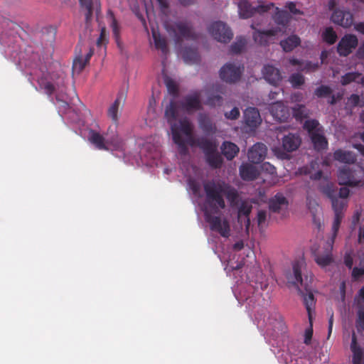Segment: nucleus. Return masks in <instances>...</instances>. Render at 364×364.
<instances>
[{
  "label": "nucleus",
  "mask_w": 364,
  "mask_h": 364,
  "mask_svg": "<svg viewBox=\"0 0 364 364\" xmlns=\"http://www.w3.org/2000/svg\"><path fill=\"white\" fill-rule=\"evenodd\" d=\"M208 32L218 41L227 43L233 37V33L229 26L223 21L213 22L208 28Z\"/></svg>",
  "instance_id": "nucleus-8"
},
{
  "label": "nucleus",
  "mask_w": 364,
  "mask_h": 364,
  "mask_svg": "<svg viewBox=\"0 0 364 364\" xmlns=\"http://www.w3.org/2000/svg\"><path fill=\"white\" fill-rule=\"evenodd\" d=\"M192 144L196 145L202 150L207 164L212 168H219L221 167L223 159L218 151V144L216 141L201 136L193 140Z\"/></svg>",
  "instance_id": "nucleus-4"
},
{
  "label": "nucleus",
  "mask_w": 364,
  "mask_h": 364,
  "mask_svg": "<svg viewBox=\"0 0 364 364\" xmlns=\"http://www.w3.org/2000/svg\"><path fill=\"white\" fill-rule=\"evenodd\" d=\"M364 176L363 168L355 165L352 168L344 166L338 170V179L340 185L356 187L361 183Z\"/></svg>",
  "instance_id": "nucleus-6"
},
{
  "label": "nucleus",
  "mask_w": 364,
  "mask_h": 364,
  "mask_svg": "<svg viewBox=\"0 0 364 364\" xmlns=\"http://www.w3.org/2000/svg\"><path fill=\"white\" fill-rule=\"evenodd\" d=\"M286 7H287L289 10L293 14H299V11L296 9V4L292 1L287 2Z\"/></svg>",
  "instance_id": "nucleus-59"
},
{
  "label": "nucleus",
  "mask_w": 364,
  "mask_h": 364,
  "mask_svg": "<svg viewBox=\"0 0 364 364\" xmlns=\"http://www.w3.org/2000/svg\"><path fill=\"white\" fill-rule=\"evenodd\" d=\"M342 98V95L338 93L336 95H332L328 101V104L333 105H335L338 100H340Z\"/></svg>",
  "instance_id": "nucleus-60"
},
{
  "label": "nucleus",
  "mask_w": 364,
  "mask_h": 364,
  "mask_svg": "<svg viewBox=\"0 0 364 364\" xmlns=\"http://www.w3.org/2000/svg\"><path fill=\"white\" fill-rule=\"evenodd\" d=\"M332 240L327 242L323 247L318 248H311L312 255L316 263L323 268L330 265L333 262L332 254L333 245Z\"/></svg>",
  "instance_id": "nucleus-7"
},
{
  "label": "nucleus",
  "mask_w": 364,
  "mask_h": 364,
  "mask_svg": "<svg viewBox=\"0 0 364 364\" xmlns=\"http://www.w3.org/2000/svg\"><path fill=\"white\" fill-rule=\"evenodd\" d=\"M112 28L114 33V35L117 37L119 35V28L117 26V20L113 17L112 23Z\"/></svg>",
  "instance_id": "nucleus-62"
},
{
  "label": "nucleus",
  "mask_w": 364,
  "mask_h": 364,
  "mask_svg": "<svg viewBox=\"0 0 364 364\" xmlns=\"http://www.w3.org/2000/svg\"><path fill=\"white\" fill-rule=\"evenodd\" d=\"M87 63L83 60L81 57L76 58L73 63V70L80 73L85 67Z\"/></svg>",
  "instance_id": "nucleus-51"
},
{
  "label": "nucleus",
  "mask_w": 364,
  "mask_h": 364,
  "mask_svg": "<svg viewBox=\"0 0 364 364\" xmlns=\"http://www.w3.org/2000/svg\"><path fill=\"white\" fill-rule=\"evenodd\" d=\"M171 102L172 100L170 101L169 104ZM173 102L176 104L178 110L180 107L183 111L188 114L202 109L200 92L198 91H196L190 95H186L181 101L178 102V103L174 100H173Z\"/></svg>",
  "instance_id": "nucleus-9"
},
{
  "label": "nucleus",
  "mask_w": 364,
  "mask_h": 364,
  "mask_svg": "<svg viewBox=\"0 0 364 364\" xmlns=\"http://www.w3.org/2000/svg\"><path fill=\"white\" fill-rule=\"evenodd\" d=\"M166 85L168 92L173 95H176L178 92V88L176 82L172 79H166Z\"/></svg>",
  "instance_id": "nucleus-52"
},
{
  "label": "nucleus",
  "mask_w": 364,
  "mask_h": 364,
  "mask_svg": "<svg viewBox=\"0 0 364 364\" xmlns=\"http://www.w3.org/2000/svg\"><path fill=\"white\" fill-rule=\"evenodd\" d=\"M363 77V76H362L361 73L358 72L348 73L341 77V83L343 85H347L353 82L361 84L360 81Z\"/></svg>",
  "instance_id": "nucleus-40"
},
{
  "label": "nucleus",
  "mask_w": 364,
  "mask_h": 364,
  "mask_svg": "<svg viewBox=\"0 0 364 364\" xmlns=\"http://www.w3.org/2000/svg\"><path fill=\"white\" fill-rule=\"evenodd\" d=\"M356 55L358 58L364 60V42L358 49Z\"/></svg>",
  "instance_id": "nucleus-63"
},
{
  "label": "nucleus",
  "mask_w": 364,
  "mask_h": 364,
  "mask_svg": "<svg viewBox=\"0 0 364 364\" xmlns=\"http://www.w3.org/2000/svg\"><path fill=\"white\" fill-rule=\"evenodd\" d=\"M243 120L251 130L255 129L262 122L259 112L255 107H247L244 111Z\"/></svg>",
  "instance_id": "nucleus-15"
},
{
  "label": "nucleus",
  "mask_w": 364,
  "mask_h": 364,
  "mask_svg": "<svg viewBox=\"0 0 364 364\" xmlns=\"http://www.w3.org/2000/svg\"><path fill=\"white\" fill-rule=\"evenodd\" d=\"M321 65V63L318 62L313 63L309 60L304 61L302 63V66L299 68V70L301 72H305L306 73L314 72L317 70Z\"/></svg>",
  "instance_id": "nucleus-44"
},
{
  "label": "nucleus",
  "mask_w": 364,
  "mask_h": 364,
  "mask_svg": "<svg viewBox=\"0 0 364 364\" xmlns=\"http://www.w3.org/2000/svg\"><path fill=\"white\" fill-rule=\"evenodd\" d=\"M205 193V203L207 208L204 211L205 221L209 224L210 230L216 232L223 237L230 235V225L226 218H222L218 214L220 209L226 206L224 196L227 198L231 206L237 204L239 194L237 191L230 184L223 181L211 180L203 184Z\"/></svg>",
  "instance_id": "nucleus-1"
},
{
  "label": "nucleus",
  "mask_w": 364,
  "mask_h": 364,
  "mask_svg": "<svg viewBox=\"0 0 364 364\" xmlns=\"http://www.w3.org/2000/svg\"><path fill=\"white\" fill-rule=\"evenodd\" d=\"M223 102V97L219 94L211 93L208 95L205 104L210 107L222 105Z\"/></svg>",
  "instance_id": "nucleus-46"
},
{
  "label": "nucleus",
  "mask_w": 364,
  "mask_h": 364,
  "mask_svg": "<svg viewBox=\"0 0 364 364\" xmlns=\"http://www.w3.org/2000/svg\"><path fill=\"white\" fill-rule=\"evenodd\" d=\"M309 136L316 151H319L327 149L328 141L323 134V129L316 133L311 134Z\"/></svg>",
  "instance_id": "nucleus-28"
},
{
  "label": "nucleus",
  "mask_w": 364,
  "mask_h": 364,
  "mask_svg": "<svg viewBox=\"0 0 364 364\" xmlns=\"http://www.w3.org/2000/svg\"><path fill=\"white\" fill-rule=\"evenodd\" d=\"M240 175L245 181H253L257 178L259 175V172L256 166L246 163L240 166Z\"/></svg>",
  "instance_id": "nucleus-27"
},
{
  "label": "nucleus",
  "mask_w": 364,
  "mask_h": 364,
  "mask_svg": "<svg viewBox=\"0 0 364 364\" xmlns=\"http://www.w3.org/2000/svg\"><path fill=\"white\" fill-rule=\"evenodd\" d=\"M243 67L236 65L235 63H228L220 70V78L228 83H235L240 80Z\"/></svg>",
  "instance_id": "nucleus-11"
},
{
  "label": "nucleus",
  "mask_w": 364,
  "mask_h": 364,
  "mask_svg": "<svg viewBox=\"0 0 364 364\" xmlns=\"http://www.w3.org/2000/svg\"><path fill=\"white\" fill-rule=\"evenodd\" d=\"M164 117L170 125L172 139L173 142L178 146L179 153L181 155H186L188 149L182 134L187 136H191L193 132V126L188 119L186 117L178 119V107L174 102H171L165 108Z\"/></svg>",
  "instance_id": "nucleus-2"
},
{
  "label": "nucleus",
  "mask_w": 364,
  "mask_h": 364,
  "mask_svg": "<svg viewBox=\"0 0 364 364\" xmlns=\"http://www.w3.org/2000/svg\"><path fill=\"white\" fill-rule=\"evenodd\" d=\"M362 276H364V268L355 267L353 268L351 277L354 281L358 280Z\"/></svg>",
  "instance_id": "nucleus-55"
},
{
  "label": "nucleus",
  "mask_w": 364,
  "mask_h": 364,
  "mask_svg": "<svg viewBox=\"0 0 364 364\" xmlns=\"http://www.w3.org/2000/svg\"><path fill=\"white\" fill-rule=\"evenodd\" d=\"M321 191L331 200L332 208L334 211V220L332 224V235L330 239L332 240V242H334L341 221L344 217L343 211L348 205V202L338 199L336 191L331 185L322 186Z\"/></svg>",
  "instance_id": "nucleus-3"
},
{
  "label": "nucleus",
  "mask_w": 364,
  "mask_h": 364,
  "mask_svg": "<svg viewBox=\"0 0 364 364\" xmlns=\"http://www.w3.org/2000/svg\"><path fill=\"white\" fill-rule=\"evenodd\" d=\"M328 185H331L333 186V188L336 191L337 198L338 200H344V201L347 202L346 198L348 197V196L350 194V191L348 188H346V187L341 188L339 189V191H338L336 187L333 183H327L325 186H328Z\"/></svg>",
  "instance_id": "nucleus-49"
},
{
  "label": "nucleus",
  "mask_w": 364,
  "mask_h": 364,
  "mask_svg": "<svg viewBox=\"0 0 364 364\" xmlns=\"http://www.w3.org/2000/svg\"><path fill=\"white\" fill-rule=\"evenodd\" d=\"M107 132V147H112L113 149L117 151H124L125 149L124 141L119 136L117 133L114 131H112V134H109V131Z\"/></svg>",
  "instance_id": "nucleus-25"
},
{
  "label": "nucleus",
  "mask_w": 364,
  "mask_h": 364,
  "mask_svg": "<svg viewBox=\"0 0 364 364\" xmlns=\"http://www.w3.org/2000/svg\"><path fill=\"white\" fill-rule=\"evenodd\" d=\"M222 154L227 160L233 159L239 152V147L231 141H225L220 146Z\"/></svg>",
  "instance_id": "nucleus-29"
},
{
  "label": "nucleus",
  "mask_w": 364,
  "mask_h": 364,
  "mask_svg": "<svg viewBox=\"0 0 364 364\" xmlns=\"http://www.w3.org/2000/svg\"><path fill=\"white\" fill-rule=\"evenodd\" d=\"M267 213L264 210H260L257 213V221L259 227H262L267 220Z\"/></svg>",
  "instance_id": "nucleus-53"
},
{
  "label": "nucleus",
  "mask_w": 364,
  "mask_h": 364,
  "mask_svg": "<svg viewBox=\"0 0 364 364\" xmlns=\"http://www.w3.org/2000/svg\"><path fill=\"white\" fill-rule=\"evenodd\" d=\"M271 112L274 118L280 121L287 120L289 116L287 107L280 102H276L272 105Z\"/></svg>",
  "instance_id": "nucleus-31"
},
{
  "label": "nucleus",
  "mask_w": 364,
  "mask_h": 364,
  "mask_svg": "<svg viewBox=\"0 0 364 364\" xmlns=\"http://www.w3.org/2000/svg\"><path fill=\"white\" fill-rule=\"evenodd\" d=\"M262 75L265 80L275 86L277 85L282 79L280 70L271 65H266L263 67Z\"/></svg>",
  "instance_id": "nucleus-17"
},
{
  "label": "nucleus",
  "mask_w": 364,
  "mask_h": 364,
  "mask_svg": "<svg viewBox=\"0 0 364 364\" xmlns=\"http://www.w3.org/2000/svg\"><path fill=\"white\" fill-rule=\"evenodd\" d=\"M337 38V34L331 27H327L322 33L323 41L330 45L333 44L336 41Z\"/></svg>",
  "instance_id": "nucleus-43"
},
{
  "label": "nucleus",
  "mask_w": 364,
  "mask_h": 364,
  "mask_svg": "<svg viewBox=\"0 0 364 364\" xmlns=\"http://www.w3.org/2000/svg\"><path fill=\"white\" fill-rule=\"evenodd\" d=\"M107 132V147H112L113 149L117 151H124L125 149L124 141L119 136L117 133L114 131H112V134H109V131Z\"/></svg>",
  "instance_id": "nucleus-26"
},
{
  "label": "nucleus",
  "mask_w": 364,
  "mask_h": 364,
  "mask_svg": "<svg viewBox=\"0 0 364 364\" xmlns=\"http://www.w3.org/2000/svg\"><path fill=\"white\" fill-rule=\"evenodd\" d=\"M289 63L292 65H299V68H301L302 66L303 60L291 58L289 59Z\"/></svg>",
  "instance_id": "nucleus-64"
},
{
  "label": "nucleus",
  "mask_w": 364,
  "mask_h": 364,
  "mask_svg": "<svg viewBox=\"0 0 364 364\" xmlns=\"http://www.w3.org/2000/svg\"><path fill=\"white\" fill-rule=\"evenodd\" d=\"M332 94V90L329 86L321 85L314 91V95L318 97H325Z\"/></svg>",
  "instance_id": "nucleus-48"
},
{
  "label": "nucleus",
  "mask_w": 364,
  "mask_h": 364,
  "mask_svg": "<svg viewBox=\"0 0 364 364\" xmlns=\"http://www.w3.org/2000/svg\"><path fill=\"white\" fill-rule=\"evenodd\" d=\"M107 39H106V34H105V28H102L101 29L100 35L97 41V46H102L105 44Z\"/></svg>",
  "instance_id": "nucleus-56"
},
{
  "label": "nucleus",
  "mask_w": 364,
  "mask_h": 364,
  "mask_svg": "<svg viewBox=\"0 0 364 364\" xmlns=\"http://www.w3.org/2000/svg\"><path fill=\"white\" fill-rule=\"evenodd\" d=\"M169 33H173L174 41L179 43L185 40L196 41L198 33L195 31L191 21L188 20L178 21L167 28Z\"/></svg>",
  "instance_id": "nucleus-5"
},
{
  "label": "nucleus",
  "mask_w": 364,
  "mask_h": 364,
  "mask_svg": "<svg viewBox=\"0 0 364 364\" xmlns=\"http://www.w3.org/2000/svg\"><path fill=\"white\" fill-rule=\"evenodd\" d=\"M107 133L105 136L99 132L91 129L89 132V141L97 149L108 151L109 147L107 146Z\"/></svg>",
  "instance_id": "nucleus-23"
},
{
  "label": "nucleus",
  "mask_w": 364,
  "mask_h": 364,
  "mask_svg": "<svg viewBox=\"0 0 364 364\" xmlns=\"http://www.w3.org/2000/svg\"><path fill=\"white\" fill-rule=\"evenodd\" d=\"M279 29L272 28L265 31L256 30L253 33L254 41L261 46H267L269 42V38L275 36Z\"/></svg>",
  "instance_id": "nucleus-19"
},
{
  "label": "nucleus",
  "mask_w": 364,
  "mask_h": 364,
  "mask_svg": "<svg viewBox=\"0 0 364 364\" xmlns=\"http://www.w3.org/2000/svg\"><path fill=\"white\" fill-rule=\"evenodd\" d=\"M200 128L205 134H213L216 132V127L206 114H200L198 119Z\"/></svg>",
  "instance_id": "nucleus-30"
},
{
  "label": "nucleus",
  "mask_w": 364,
  "mask_h": 364,
  "mask_svg": "<svg viewBox=\"0 0 364 364\" xmlns=\"http://www.w3.org/2000/svg\"><path fill=\"white\" fill-rule=\"evenodd\" d=\"M64 86V82L63 80H60L55 84L52 83L51 82L46 81V82H40V87L41 89L45 90L46 94L49 97H51L52 95L58 91V93L55 95V99L58 102H60L62 103V107L64 108L68 107V104L64 101L63 99H61L62 92L63 90L61 89L62 87Z\"/></svg>",
  "instance_id": "nucleus-12"
},
{
  "label": "nucleus",
  "mask_w": 364,
  "mask_h": 364,
  "mask_svg": "<svg viewBox=\"0 0 364 364\" xmlns=\"http://www.w3.org/2000/svg\"><path fill=\"white\" fill-rule=\"evenodd\" d=\"M333 158L336 161L348 164H354L356 161V158L353 152L342 149L335 151Z\"/></svg>",
  "instance_id": "nucleus-32"
},
{
  "label": "nucleus",
  "mask_w": 364,
  "mask_h": 364,
  "mask_svg": "<svg viewBox=\"0 0 364 364\" xmlns=\"http://www.w3.org/2000/svg\"><path fill=\"white\" fill-rule=\"evenodd\" d=\"M301 43L300 38L296 35H291L284 40L280 41V46L286 53L291 52Z\"/></svg>",
  "instance_id": "nucleus-33"
},
{
  "label": "nucleus",
  "mask_w": 364,
  "mask_h": 364,
  "mask_svg": "<svg viewBox=\"0 0 364 364\" xmlns=\"http://www.w3.org/2000/svg\"><path fill=\"white\" fill-rule=\"evenodd\" d=\"M121 104V96H118L114 102L109 106L107 110L108 117L112 120L113 122L117 124L118 122V113L119 108Z\"/></svg>",
  "instance_id": "nucleus-36"
},
{
  "label": "nucleus",
  "mask_w": 364,
  "mask_h": 364,
  "mask_svg": "<svg viewBox=\"0 0 364 364\" xmlns=\"http://www.w3.org/2000/svg\"><path fill=\"white\" fill-rule=\"evenodd\" d=\"M183 60L189 64L198 63L200 61V55L196 49L186 48L183 54Z\"/></svg>",
  "instance_id": "nucleus-34"
},
{
  "label": "nucleus",
  "mask_w": 364,
  "mask_h": 364,
  "mask_svg": "<svg viewBox=\"0 0 364 364\" xmlns=\"http://www.w3.org/2000/svg\"><path fill=\"white\" fill-rule=\"evenodd\" d=\"M252 206L248 203L243 201L238 208L237 220L239 223H245L246 229L248 230L250 225L249 215L252 211Z\"/></svg>",
  "instance_id": "nucleus-21"
},
{
  "label": "nucleus",
  "mask_w": 364,
  "mask_h": 364,
  "mask_svg": "<svg viewBox=\"0 0 364 364\" xmlns=\"http://www.w3.org/2000/svg\"><path fill=\"white\" fill-rule=\"evenodd\" d=\"M355 323L358 331H364V309L363 307L358 310Z\"/></svg>",
  "instance_id": "nucleus-50"
},
{
  "label": "nucleus",
  "mask_w": 364,
  "mask_h": 364,
  "mask_svg": "<svg viewBox=\"0 0 364 364\" xmlns=\"http://www.w3.org/2000/svg\"><path fill=\"white\" fill-rule=\"evenodd\" d=\"M152 36L154 38L155 48L158 50H161L164 54H166L168 51V49L166 38L162 37L159 33L155 31H152Z\"/></svg>",
  "instance_id": "nucleus-35"
},
{
  "label": "nucleus",
  "mask_w": 364,
  "mask_h": 364,
  "mask_svg": "<svg viewBox=\"0 0 364 364\" xmlns=\"http://www.w3.org/2000/svg\"><path fill=\"white\" fill-rule=\"evenodd\" d=\"M246 45V40L244 37H239L236 41L230 46V52L233 54H238L242 52Z\"/></svg>",
  "instance_id": "nucleus-45"
},
{
  "label": "nucleus",
  "mask_w": 364,
  "mask_h": 364,
  "mask_svg": "<svg viewBox=\"0 0 364 364\" xmlns=\"http://www.w3.org/2000/svg\"><path fill=\"white\" fill-rule=\"evenodd\" d=\"M331 19L334 23L343 28H350L353 24V16L349 11L336 9Z\"/></svg>",
  "instance_id": "nucleus-14"
},
{
  "label": "nucleus",
  "mask_w": 364,
  "mask_h": 364,
  "mask_svg": "<svg viewBox=\"0 0 364 364\" xmlns=\"http://www.w3.org/2000/svg\"><path fill=\"white\" fill-rule=\"evenodd\" d=\"M273 19L277 24L285 26L289 22V15L287 11L279 10L277 8V11L273 16Z\"/></svg>",
  "instance_id": "nucleus-39"
},
{
  "label": "nucleus",
  "mask_w": 364,
  "mask_h": 364,
  "mask_svg": "<svg viewBox=\"0 0 364 364\" xmlns=\"http://www.w3.org/2000/svg\"><path fill=\"white\" fill-rule=\"evenodd\" d=\"M267 148L262 143H256L248 151V159L252 164H259L267 155Z\"/></svg>",
  "instance_id": "nucleus-16"
},
{
  "label": "nucleus",
  "mask_w": 364,
  "mask_h": 364,
  "mask_svg": "<svg viewBox=\"0 0 364 364\" xmlns=\"http://www.w3.org/2000/svg\"><path fill=\"white\" fill-rule=\"evenodd\" d=\"M273 6L274 4L271 3L267 5H259L257 7H253L247 0H241L238 4L239 14L242 18H249L255 13L263 14L267 12Z\"/></svg>",
  "instance_id": "nucleus-10"
},
{
  "label": "nucleus",
  "mask_w": 364,
  "mask_h": 364,
  "mask_svg": "<svg viewBox=\"0 0 364 364\" xmlns=\"http://www.w3.org/2000/svg\"><path fill=\"white\" fill-rule=\"evenodd\" d=\"M358 43V41L355 35L346 34L339 41L337 52L341 56H347L357 47Z\"/></svg>",
  "instance_id": "nucleus-13"
},
{
  "label": "nucleus",
  "mask_w": 364,
  "mask_h": 364,
  "mask_svg": "<svg viewBox=\"0 0 364 364\" xmlns=\"http://www.w3.org/2000/svg\"><path fill=\"white\" fill-rule=\"evenodd\" d=\"M313 335V330L312 328H309L306 330L305 335H304V343L306 345L310 344L311 340Z\"/></svg>",
  "instance_id": "nucleus-58"
},
{
  "label": "nucleus",
  "mask_w": 364,
  "mask_h": 364,
  "mask_svg": "<svg viewBox=\"0 0 364 364\" xmlns=\"http://www.w3.org/2000/svg\"><path fill=\"white\" fill-rule=\"evenodd\" d=\"M80 9L85 13V23L86 24L90 23L92 20L93 11L95 7H96V10L97 11L98 4L97 1L93 0H78ZM100 6V4H99Z\"/></svg>",
  "instance_id": "nucleus-24"
},
{
  "label": "nucleus",
  "mask_w": 364,
  "mask_h": 364,
  "mask_svg": "<svg viewBox=\"0 0 364 364\" xmlns=\"http://www.w3.org/2000/svg\"><path fill=\"white\" fill-rule=\"evenodd\" d=\"M288 205L287 199L281 193H277L269 200V208L272 213H280L282 210L287 209Z\"/></svg>",
  "instance_id": "nucleus-18"
},
{
  "label": "nucleus",
  "mask_w": 364,
  "mask_h": 364,
  "mask_svg": "<svg viewBox=\"0 0 364 364\" xmlns=\"http://www.w3.org/2000/svg\"><path fill=\"white\" fill-rule=\"evenodd\" d=\"M349 100H350L351 104L354 106L358 105L360 102V97L356 94L351 95Z\"/></svg>",
  "instance_id": "nucleus-61"
},
{
  "label": "nucleus",
  "mask_w": 364,
  "mask_h": 364,
  "mask_svg": "<svg viewBox=\"0 0 364 364\" xmlns=\"http://www.w3.org/2000/svg\"><path fill=\"white\" fill-rule=\"evenodd\" d=\"M304 262L296 260L292 264L294 277L295 279L294 284H300L301 286L303 287V279L301 276V269L304 266Z\"/></svg>",
  "instance_id": "nucleus-41"
},
{
  "label": "nucleus",
  "mask_w": 364,
  "mask_h": 364,
  "mask_svg": "<svg viewBox=\"0 0 364 364\" xmlns=\"http://www.w3.org/2000/svg\"><path fill=\"white\" fill-rule=\"evenodd\" d=\"M292 114L296 120L301 121L308 117L309 111L304 105H296L292 108Z\"/></svg>",
  "instance_id": "nucleus-38"
},
{
  "label": "nucleus",
  "mask_w": 364,
  "mask_h": 364,
  "mask_svg": "<svg viewBox=\"0 0 364 364\" xmlns=\"http://www.w3.org/2000/svg\"><path fill=\"white\" fill-rule=\"evenodd\" d=\"M301 144V139L299 135L291 134L284 136L282 139V146L288 152L296 150Z\"/></svg>",
  "instance_id": "nucleus-22"
},
{
  "label": "nucleus",
  "mask_w": 364,
  "mask_h": 364,
  "mask_svg": "<svg viewBox=\"0 0 364 364\" xmlns=\"http://www.w3.org/2000/svg\"><path fill=\"white\" fill-rule=\"evenodd\" d=\"M240 110L237 107L232 108L230 112L225 113V117L231 120L237 119L240 117Z\"/></svg>",
  "instance_id": "nucleus-54"
},
{
  "label": "nucleus",
  "mask_w": 364,
  "mask_h": 364,
  "mask_svg": "<svg viewBox=\"0 0 364 364\" xmlns=\"http://www.w3.org/2000/svg\"><path fill=\"white\" fill-rule=\"evenodd\" d=\"M304 128L308 132L309 136L323 129L316 119H307L304 124Z\"/></svg>",
  "instance_id": "nucleus-42"
},
{
  "label": "nucleus",
  "mask_w": 364,
  "mask_h": 364,
  "mask_svg": "<svg viewBox=\"0 0 364 364\" xmlns=\"http://www.w3.org/2000/svg\"><path fill=\"white\" fill-rule=\"evenodd\" d=\"M304 81V77L300 73H294L289 77V82L296 88L302 85Z\"/></svg>",
  "instance_id": "nucleus-47"
},
{
  "label": "nucleus",
  "mask_w": 364,
  "mask_h": 364,
  "mask_svg": "<svg viewBox=\"0 0 364 364\" xmlns=\"http://www.w3.org/2000/svg\"><path fill=\"white\" fill-rule=\"evenodd\" d=\"M344 264L348 269H352L353 259L350 254H346L344 256Z\"/></svg>",
  "instance_id": "nucleus-57"
},
{
  "label": "nucleus",
  "mask_w": 364,
  "mask_h": 364,
  "mask_svg": "<svg viewBox=\"0 0 364 364\" xmlns=\"http://www.w3.org/2000/svg\"><path fill=\"white\" fill-rule=\"evenodd\" d=\"M303 295L304 297V303L306 306V311L308 312L309 319L310 323H311V310L315 305V300L313 293L308 292L307 294H304L300 289L299 290Z\"/></svg>",
  "instance_id": "nucleus-37"
},
{
  "label": "nucleus",
  "mask_w": 364,
  "mask_h": 364,
  "mask_svg": "<svg viewBox=\"0 0 364 364\" xmlns=\"http://www.w3.org/2000/svg\"><path fill=\"white\" fill-rule=\"evenodd\" d=\"M350 350L353 353L352 364H364V354L361 346L358 343L355 333L352 335Z\"/></svg>",
  "instance_id": "nucleus-20"
}]
</instances>
